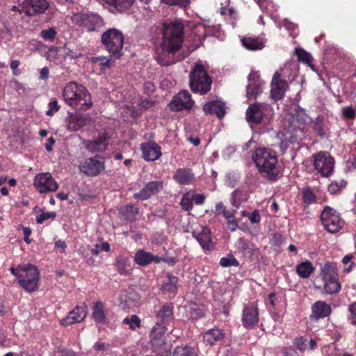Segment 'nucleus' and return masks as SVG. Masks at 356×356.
<instances>
[{"instance_id":"nucleus-1","label":"nucleus","mask_w":356,"mask_h":356,"mask_svg":"<svg viewBox=\"0 0 356 356\" xmlns=\"http://www.w3.org/2000/svg\"><path fill=\"white\" fill-rule=\"evenodd\" d=\"M184 25L179 21L165 23L163 25L161 51L156 57L162 65H170L182 59L176 54L180 50L184 42Z\"/></svg>"},{"instance_id":"nucleus-2","label":"nucleus","mask_w":356,"mask_h":356,"mask_svg":"<svg viewBox=\"0 0 356 356\" xmlns=\"http://www.w3.org/2000/svg\"><path fill=\"white\" fill-rule=\"evenodd\" d=\"M252 159L259 172L268 179L275 181L282 175L281 166L278 163L275 151L266 147H258L253 152Z\"/></svg>"},{"instance_id":"nucleus-3","label":"nucleus","mask_w":356,"mask_h":356,"mask_svg":"<svg viewBox=\"0 0 356 356\" xmlns=\"http://www.w3.org/2000/svg\"><path fill=\"white\" fill-rule=\"evenodd\" d=\"M62 96L65 103L71 108L78 111L90 109L93 102L88 89L82 84L71 81L63 89Z\"/></svg>"},{"instance_id":"nucleus-4","label":"nucleus","mask_w":356,"mask_h":356,"mask_svg":"<svg viewBox=\"0 0 356 356\" xmlns=\"http://www.w3.org/2000/svg\"><path fill=\"white\" fill-rule=\"evenodd\" d=\"M298 64L294 60L285 63L280 71L275 73L271 81L270 94L273 99H281L286 91L289 82H293L298 76Z\"/></svg>"},{"instance_id":"nucleus-5","label":"nucleus","mask_w":356,"mask_h":356,"mask_svg":"<svg viewBox=\"0 0 356 356\" xmlns=\"http://www.w3.org/2000/svg\"><path fill=\"white\" fill-rule=\"evenodd\" d=\"M102 42L105 49L115 58H120L122 54L124 37L119 29H108L102 34Z\"/></svg>"},{"instance_id":"nucleus-6","label":"nucleus","mask_w":356,"mask_h":356,"mask_svg":"<svg viewBox=\"0 0 356 356\" xmlns=\"http://www.w3.org/2000/svg\"><path fill=\"white\" fill-rule=\"evenodd\" d=\"M211 79L201 63H195L190 73V87L195 93L204 95L211 90Z\"/></svg>"},{"instance_id":"nucleus-7","label":"nucleus","mask_w":356,"mask_h":356,"mask_svg":"<svg viewBox=\"0 0 356 356\" xmlns=\"http://www.w3.org/2000/svg\"><path fill=\"white\" fill-rule=\"evenodd\" d=\"M309 122L310 118L305 111L300 107H298L296 113L292 116V121L290 127L285 134V138L289 140L291 143H294L301 139L303 136L301 126L305 125Z\"/></svg>"},{"instance_id":"nucleus-8","label":"nucleus","mask_w":356,"mask_h":356,"mask_svg":"<svg viewBox=\"0 0 356 356\" xmlns=\"http://www.w3.org/2000/svg\"><path fill=\"white\" fill-rule=\"evenodd\" d=\"M19 268L22 271L19 284L28 292H33L38 288L39 270L33 264H19Z\"/></svg>"},{"instance_id":"nucleus-9","label":"nucleus","mask_w":356,"mask_h":356,"mask_svg":"<svg viewBox=\"0 0 356 356\" xmlns=\"http://www.w3.org/2000/svg\"><path fill=\"white\" fill-rule=\"evenodd\" d=\"M313 165L317 173L328 177L334 172V159L329 152L321 151L312 155Z\"/></svg>"},{"instance_id":"nucleus-10","label":"nucleus","mask_w":356,"mask_h":356,"mask_svg":"<svg viewBox=\"0 0 356 356\" xmlns=\"http://www.w3.org/2000/svg\"><path fill=\"white\" fill-rule=\"evenodd\" d=\"M321 219L324 228L330 233L338 232L343 225L339 213L330 207H325L321 212Z\"/></svg>"},{"instance_id":"nucleus-11","label":"nucleus","mask_w":356,"mask_h":356,"mask_svg":"<svg viewBox=\"0 0 356 356\" xmlns=\"http://www.w3.org/2000/svg\"><path fill=\"white\" fill-rule=\"evenodd\" d=\"M174 307L172 303H165L159 309L154 310L155 317L157 320L156 325L152 329V334L157 331L159 334L165 332V325L173 319Z\"/></svg>"},{"instance_id":"nucleus-12","label":"nucleus","mask_w":356,"mask_h":356,"mask_svg":"<svg viewBox=\"0 0 356 356\" xmlns=\"http://www.w3.org/2000/svg\"><path fill=\"white\" fill-rule=\"evenodd\" d=\"M33 186L40 193H48L56 191L58 184L50 172L37 174L33 182Z\"/></svg>"},{"instance_id":"nucleus-13","label":"nucleus","mask_w":356,"mask_h":356,"mask_svg":"<svg viewBox=\"0 0 356 356\" xmlns=\"http://www.w3.org/2000/svg\"><path fill=\"white\" fill-rule=\"evenodd\" d=\"M18 6L26 15L33 16L44 13L49 4L47 0H18Z\"/></svg>"},{"instance_id":"nucleus-14","label":"nucleus","mask_w":356,"mask_h":356,"mask_svg":"<svg viewBox=\"0 0 356 356\" xmlns=\"http://www.w3.org/2000/svg\"><path fill=\"white\" fill-rule=\"evenodd\" d=\"M74 20L87 31H93L103 24L102 17L97 14H78L74 16Z\"/></svg>"},{"instance_id":"nucleus-15","label":"nucleus","mask_w":356,"mask_h":356,"mask_svg":"<svg viewBox=\"0 0 356 356\" xmlns=\"http://www.w3.org/2000/svg\"><path fill=\"white\" fill-rule=\"evenodd\" d=\"M193 104L194 101L192 99L190 92L184 90L173 97L169 106L172 111H180L191 108Z\"/></svg>"},{"instance_id":"nucleus-16","label":"nucleus","mask_w":356,"mask_h":356,"mask_svg":"<svg viewBox=\"0 0 356 356\" xmlns=\"http://www.w3.org/2000/svg\"><path fill=\"white\" fill-rule=\"evenodd\" d=\"M81 172L88 176L95 177L100 174L104 170V162L93 158L86 159L79 165Z\"/></svg>"},{"instance_id":"nucleus-17","label":"nucleus","mask_w":356,"mask_h":356,"mask_svg":"<svg viewBox=\"0 0 356 356\" xmlns=\"http://www.w3.org/2000/svg\"><path fill=\"white\" fill-rule=\"evenodd\" d=\"M91 118L88 115H82L77 113L67 112L65 120L67 128L69 131H76L89 124Z\"/></svg>"},{"instance_id":"nucleus-18","label":"nucleus","mask_w":356,"mask_h":356,"mask_svg":"<svg viewBox=\"0 0 356 356\" xmlns=\"http://www.w3.org/2000/svg\"><path fill=\"white\" fill-rule=\"evenodd\" d=\"M247 97L251 100L262 92L264 82L260 79L258 72L252 71L248 77Z\"/></svg>"},{"instance_id":"nucleus-19","label":"nucleus","mask_w":356,"mask_h":356,"mask_svg":"<svg viewBox=\"0 0 356 356\" xmlns=\"http://www.w3.org/2000/svg\"><path fill=\"white\" fill-rule=\"evenodd\" d=\"M266 108V106L262 104L257 103L250 104L245 113L248 122L251 126L260 124L263 120L264 113Z\"/></svg>"},{"instance_id":"nucleus-20","label":"nucleus","mask_w":356,"mask_h":356,"mask_svg":"<svg viewBox=\"0 0 356 356\" xmlns=\"http://www.w3.org/2000/svg\"><path fill=\"white\" fill-rule=\"evenodd\" d=\"M86 314L87 307L85 304L77 306L61 320V324L63 326H69L74 323H81L86 317Z\"/></svg>"},{"instance_id":"nucleus-21","label":"nucleus","mask_w":356,"mask_h":356,"mask_svg":"<svg viewBox=\"0 0 356 356\" xmlns=\"http://www.w3.org/2000/svg\"><path fill=\"white\" fill-rule=\"evenodd\" d=\"M140 149L143 154V158L145 161H156L162 154L161 147L154 141L142 143Z\"/></svg>"},{"instance_id":"nucleus-22","label":"nucleus","mask_w":356,"mask_h":356,"mask_svg":"<svg viewBox=\"0 0 356 356\" xmlns=\"http://www.w3.org/2000/svg\"><path fill=\"white\" fill-rule=\"evenodd\" d=\"M162 259L158 255H154L144 249L136 250L134 257V262L140 266H147L152 263L159 264Z\"/></svg>"},{"instance_id":"nucleus-23","label":"nucleus","mask_w":356,"mask_h":356,"mask_svg":"<svg viewBox=\"0 0 356 356\" xmlns=\"http://www.w3.org/2000/svg\"><path fill=\"white\" fill-rule=\"evenodd\" d=\"M193 236L195 238L199 244L204 250H211L213 248L211 231L207 227H202L200 230L193 232Z\"/></svg>"},{"instance_id":"nucleus-24","label":"nucleus","mask_w":356,"mask_h":356,"mask_svg":"<svg viewBox=\"0 0 356 356\" xmlns=\"http://www.w3.org/2000/svg\"><path fill=\"white\" fill-rule=\"evenodd\" d=\"M163 188V181H152L148 182L144 188H143L139 193L134 195L135 198L142 200H147L152 195H154L161 191Z\"/></svg>"},{"instance_id":"nucleus-25","label":"nucleus","mask_w":356,"mask_h":356,"mask_svg":"<svg viewBox=\"0 0 356 356\" xmlns=\"http://www.w3.org/2000/svg\"><path fill=\"white\" fill-rule=\"evenodd\" d=\"M225 337V334L221 329L213 327L203 334V342L206 346H213L221 343Z\"/></svg>"},{"instance_id":"nucleus-26","label":"nucleus","mask_w":356,"mask_h":356,"mask_svg":"<svg viewBox=\"0 0 356 356\" xmlns=\"http://www.w3.org/2000/svg\"><path fill=\"white\" fill-rule=\"evenodd\" d=\"M203 111L206 114L216 115L221 119L225 115L226 106L222 100L216 99L207 102L203 106Z\"/></svg>"},{"instance_id":"nucleus-27","label":"nucleus","mask_w":356,"mask_h":356,"mask_svg":"<svg viewBox=\"0 0 356 356\" xmlns=\"http://www.w3.org/2000/svg\"><path fill=\"white\" fill-rule=\"evenodd\" d=\"M259 321L258 311L255 306H246L243 311L242 323L246 328H252Z\"/></svg>"},{"instance_id":"nucleus-28","label":"nucleus","mask_w":356,"mask_h":356,"mask_svg":"<svg viewBox=\"0 0 356 356\" xmlns=\"http://www.w3.org/2000/svg\"><path fill=\"white\" fill-rule=\"evenodd\" d=\"M331 307L324 301H317L312 307L310 318L318 320L325 318L331 314Z\"/></svg>"},{"instance_id":"nucleus-29","label":"nucleus","mask_w":356,"mask_h":356,"mask_svg":"<svg viewBox=\"0 0 356 356\" xmlns=\"http://www.w3.org/2000/svg\"><path fill=\"white\" fill-rule=\"evenodd\" d=\"M108 138L103 134L98 138L92 140H85L83 144L86 148L91 153H99L104 152L108 145Z\"/></svg>"},{"instance_id":"nucleus-30","label":"nucleus","mask_w":356,"mask_h":356,"mask_svg":"<svg viewBox=\"0 0 356 356\" xmlns=\"http://www.w3.org/2000/svg\"><path fill=\"white\" fill-rule=\"evenodd\" d=\"M178 289V277L168 273L161 284L160 290L163 293L175 296Z\"/></svg>"},{"instance_id":"nucleus-31","label":"nucleus","mask_w":356,"mask_h":356,"mask_svg":"<svg viewBox=\"0 0 356 356\" xmlns=\"http://www.w3.org/2000/svg\"><path fill=\"white\" fill-rule=\"evenodd\" d=\"M173 179L180 185H189L193 183L195 177L191 169L179 168L176 170Z\"/></svg>"},{"instance_id":"nucleus-32","label":"nucleus","mask_w":356,"mask_h":356,"mask_svg":"<svg viewBox=\"0 0 356 356\" xmlns=\"http://www.w3.org/2000/svg\"><path fill=\"white\" fill-rule=\"evenodd\" d=\"M115 266L121 275L127 276L132 272L131 261L127 257L118 256L116 258Z\"/></svg>"},{"instance_id":"nucleus-33","label":"nucleus","mask_w":356,"mask_h":356,"mask_svg":"<svg viewBox=\"0 0 356 356\" xmlns=\"http://www.w3.org/2000/svg\"><path fill=\"white\" fill-rule=\"evenodd\" d=\"M206 27L202 24H196L191 30V38L195 42L194 48H197L206 38Z\"/></svg>"},{"instance_id":"nucleus-34","label":"nucleus","mask_w":356,"mask_h":356,"mask_svg":"<svg viewBox=\"0 0 356 356\" xmlns=\"http://www.w3.org/2000/svg\"><path fill=\"white\" fill-rule=\"evenodd\" d=\"M242 45L248 50H260L264 47V41L257 37H243L241 39Z\"/></svg>"},{"instance_id":"nucleus-35","label":"nucleus","mask_w":356,"mask_h":356,"mask_svg":"<svg viewBox=\"0 0 356 356\" xmlns=\"http://www.w3.org/2000/svg\"><path fill=\"white\" fill-rule=\"evenodd\" d=\"M92 316L97 323H104L106 321V307L104 302L97 301L92 308Z\"/></svg>"},{"instance_id":"nucleus-36","label":"nucleus","mask_w":356,"mask_h":356,"mask_svg":"<svg viewBox=\"0 0 356 356\" xmlns=\"http://www.w3.org/2000/svg\"><path fill=\"white\" fill-rule=\"evenodd\" d=\"M293 344L300 352L305 350H314L316 348V342L314 339L307 341V339L303 337H299L294 339Z\"/></svg>"},{"instance_id":"nucleus-37","label":"nucleus","mask_w":356,"mask_h":356,"mask_svg":"<svg viewBox=\"0 0 356 356\" xmlns=\"http://www.w3.org/2000/svg\"><path fill=\"white\" fill-rule=\"evenodd\" d=\"M314 267L309 261H302L296 267L297 274L301 278H308L314 271Z\"/></svg>"},{"instance_id":"nucleus-38","label":"nucleus","mask_w":356,"mask_h":356,"mask_svg":"<svg viewBox=\"0 0 356 356\" xmlns=\"http://www.w3.org/2000/svg\"><path fill=\"white\" fill-rule=\"evenodd\" d=\"M105 3L113 7L119 12L123 13L128 10L134 4L135 0H104Z\"/></svg>"},{"instance_id":"nucleus-39","label":"nucleus","mask_w":356,"mask_h":356,"mask_svg":"<svg viewBox=\"0 0 356 356\" xmlns=\"http://www.w3.org/2000/svg\"><path fill=\"white\" fill-rule=\"evenodd\" d=\"M172 356H199V350L196 347L180 346L174 350Z\"/></svg>"},{"instance_id":"nucleus-40","label":"nucleus","mask_w":356,"mask_h":356,"mask_svg":"<svg viewBox=\"0 0 356 356\" xmlns=\"http://www.w3.org/2000/svg\"><path fill=\"white\" fill-rule=\"evenodd\" d=\"M321 275L324 280L337 277L336 266L333 263L326 262L321 267Z\"/></svg>"},{"instance_id":"nucleus-41","label":"nucleus","mask_w":356,"mask_h":356,"mask_svg":"<svg viewBox=\"0 0 356 356\" xmlns=\"http://www.w3.org/2000/svg\"><path fill=\"white\" fill-rule=\"evenodd\" d=\"M341 289V285L339 283L337 277L324 280V291L328 294L338 293Z\"/></svg>"},{"instance_id":"nucleus-42","label":"nucleus","mask_w":356,"mask_h":356,"mask_svg":"<svg viewBox=\"0 0 356 356\" xmlns=\"http://www.w3.org/2000/svg\"><path fill=\"white\" fill-rule=\"evenodd\" d=\"M296 52L298 60L307 64L313 71H315L314 66L312 65L313 59L310 54L302 49H296Z\"/></svg>"},{"instance_id":"nucleus-43","label":"nucleus","mask_w":356,"mask_h":356,"mask_svg":"<svg viewBox=\"0 0 356 356\" xmlns=\"http://www.w3.org/2000/svg\"><path fill=\"white\" fill-rule=\"evenodd\" d=\"M122 323L129 325V328L131 330H135L136 328H139L141 326L140 318L135 314L131 315L130 317L124 318L122 321Z\"/></svg>"},{"instance_id":"nucleus-44","label":"nucleus","mask_w":356,"mask_h":356,"mask_svg":"<svg viewBox=\"0 0 356 356\" xmlns=\"http://www.w3.org/2000/svg\"><path fill=\"white\" fill-rule=\"evenodd\" d=\"M181 208L185 211H191L193 209V192L188 191L183 195L180 202Z\"/></svg>"},{"instance_id":"nucleus-45","label":"nucleus","mask_w":356,"mask_h":356,"mask_svg":"<svg viewBox=\"0 0 356 356\" xmlns=\"http://www.w3.org/2000/svg\"><path fill=\"white\" fill-rule=\"evenodd\" d=\"M220 265L222 267H236L239 265V262L232 254H228L226 257L220 259Z\"/></svg>"},{"instance_id":"nucleus-46","label":"nucleus","mask_w":356,"mask_h":356,"mask_svg":"<svg viewBox=\"0 0 356 356\" xmlns=\"http://www.w3.org/2000/svg\"><path fill=\"white\" fill-rule=\"evenodd\" d=\"M346 186V181L344 180H341L340 182L334 181L328 186L327 190L330 193L334 195L339 193Z\"/></svg>"},{"instance_id":"nucleus-47","label":"nucleus","mask_w":356,"mask_h":356,"mask_svg":"<svg viewBox=\"0 0 356 356\" xmlns=\"http://www.w3.org/2000/svg\"><path fill=\"white\" fill-rule=\"evenodd\" d=\"M302 198L304 202L307 204H311L316 201V197L310 188L303 189Z\"/></svg>"},{"instance_id":"nucleus-48","label":"nucleus","mask_w":356,"mask_h":356,"mask_svg":"<svg viewBox=\"0 0 356 356\" xmlns=\"http://www.w3.org/2000/svg\"><path fill=\"white\" fill-rule=\"evenodd\" d=\"M56 34L57 31L53 27H50L47 29H43L40 32L41 38L49 42H54Z\"/></svg>"},{"instance_id":"nucleus-49","label":"nucleus","mask_w":356,"mask_h":356,"mask_svg":"<svg viewBox=\"0 0 356 356\" xmlns=\"http://www.w3.org/2000/svg\"><path fill=\"white\" fill-rule=\"evenodd\" d=\"M63 49L65 58L73 59L79 58L81 56V52L79 50L70 49L67 44H65Z\"/></svg>"},{"instance_id":"nucleus-50","label":"nucleus","mask_w":356,"mask_h":356,"mask_svg":"<svg viewBox=\"0 0 356 356\" xmlns=\"http://www.w3.org/2000/svg\"><path fill=\"white\" fill-rule=\"evenodd\" d=\"M110 245L107 242H103L100 244H95V248L91 249L90 252L92 254L97 256L101 252H109Z\"/></svg>"},{"instance_id":"nucleus-51","label":"nucleus","mask_w":356,"mask_h":356,"mask_svg":"<svg viewBox=\"0 0 356 356\" xmlns=\"http://www.w3.org/2000/svg\"><path fill=\"white\" fill-rule=\"evenodd\" d=\"M263 12L270 13L272 12L273 4L269 0H254Z\"/></svg>"},{"instance_id":"nucleus-52","label":"nucleus","mask_w":356,"mask_h":356,"mask_svg":"<svg viewBox=\"0 0 356 356\" xmlns=\"http://www.w3.org/2000/svg\"><path fill=\"white\" fill-rule=\"evenodd\" d=\"M56 216V214L54 211L42 212L36 216V222L38 224H42L47 220L54 219Z\"/></svg>"},{"instance_id":"nucleus-53","label":"nucleus","mask_w":356,"mask_h":356,"mask_svg":"<svg viewBox=\"0 0 356 356\" xmlns=\"http://www.w3.org/2000/svg\"><path fill=\"white\" fill-rule=\"evenodd\" d=\"M92 60L95 63H99V65L102 66V69L104 70L109 68L111 65L110 58L106 56L95 57Z\"/></svg>"},{"instance_id":"nucleus-54","label":"nucleus","mask_w":356,"mask_h":356,"mask_svg":"<svg viewBox=\"0 0 356 356\" xmlns=\"http://www.w3.org/2000/svg\"><path fill=\"white\" fill-rule=\"evenodd\" d=\"M161 1L167 5L179 6L182 8H186L190 4V0H161Z\"/></svg>"},{"instance_id":"nucleus-55","label":"nucleus","mask_w":356,"mask_h":356,"mask_svg":"<svg viewBox=\"0 0 356 356\" xmlns=\"http://www.w3.org/2000/svg\"><path fill=\"white\" fill-rule=\"evenodd\" d=\"M343 117L347 120H354L356 118V108L352 106H346L342 109Z\"/></svg>"},{"instance_id":"nucleus-56","label":"nucleus","mask_w":356,"mask_h":356,"mask_svg":"<svg viewBox=\"0 0 356 356\" xmlns=\"http://www.w3.org/2000/svg\"><path fill=\"white\" fill-rule=\"evenodd\" d=\"M353 258V256L351 254H346L343 257L342 259V263L345 265L350 264L348 267L344 268V273H350L353 270V267L355 266V263L352 261Z\"/></svg>"},{"instance_id":"nucleus-57","label":"nucleus","mask_w":356,"mask_h":356,"mask_svg":"<svg viewBox=\"0 0 356 356\" xmlns=\"http://www.w3.org/2000/svg\"><path fill=\"white\" fill-rule=\"evenodd\" d=\"M60 109V106L58 104L57 100L54 99L49 103L48 110L46 114L49 116H52L55 113L58 112Z\"/></svg>"},{"instance_id":"nucleus-58","label":"nucleus","mask_w":356,"mask_h":356,"mask_svg":"<svg viewBox=\"0 0 356 356\" xmlns=\"http://www.w3.org/2000/svg\"><path fill=\"white\" fill-rule=\"evenodd\" d=\"M283 26L290 32V35H292L293 33H296L297 26L293 22L289 21L288 19H284L283 22Z\"/></svg>"},{"instance_id":"nucleus-59","label":"nucleus","mask_w":356,"mask_h":356,"mask_svg":"<svg viewBox=\"0 0 356 356\" xmlns=\"http://www.w3.org/2000/svg\"><path fill=\"white\" fill-rule=\"evenodd\" d=\"M249 220L251 223H259L261 221V216L259 210L255 209L249 216Z\"/></svg>"},{"instance_id":"nucleus-60","label":"nucleus","mask_w":356,"mask_h":356,"mask_svg":"<svg viewBox=\"0 0 356 356\" xmlns=\"http://www.w3.org/2000/svg\"><path fill=\"white\" fill-rule=\"evenodd\" d=\"M227 227L231 232H234L238 227V221L234 217L227 219Z\"/></svg>"},{"instance_id":"nucleus-61","label":"nucleus","mask_w":356,"mask_h":356,"mask_svg":"<svg viewBox=\"0 0 356 356\" xmlns=\"http://www.w3.org/2000/svg\"><path fill=\"white\" fill-rule=\"evenodd\" d=\"M237 248L243 252H248L250 250L248 243L242 238L237 241Z\"/></svg>"},{"instance_id":"nucleus-62","label":"nucleus","mask_w":356,"mask_h":356,"mask_svg":"<svg viewBox=\"0 0 356 356\" xmlns=\"http://www.w3.org/2000/svg\"><path fill=\"white\" fill-rule=\"evenodd\" d=\"M236 149L233 146H228L222 151V156L225 159H229L235 152Z\"/></svg>"},{"instance_id":"nucleus-63","label":"nucleus","mask_w":356,"mask_h":356,"mask_svg":"<svg viewBox=\"0 0 356 356\" xmlns=\"http://www.w3.org/2000/svg\"><path fill=\"white\" fill-rule=\"evenodd\" d=\"M109 343H106L102 341H97L93 346L94 349L97 351L106 350L109 348Z\"/></svg>"},{"instance_id":"nucleus-64","label":"nucleus","mask_w":356,"mask_h":356,"mask_svg":"<svg viewBox=\"0 0 356 356\" xmlns=\"http://www.w3.org/2000/svg\"><path fill=\"white\" fill-rule=\"evenodd\" d=\"M349 312L351 314L352 323L356 325V302L349 306Z\"/></svg>"}]
</instances>
